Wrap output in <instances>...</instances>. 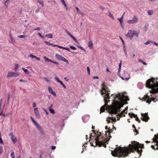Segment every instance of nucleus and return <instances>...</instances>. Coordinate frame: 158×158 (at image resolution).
<instances>
[{"label": "nucleus", "instance_id": "obj_54", "mask_svg": "<svg viewBox=\"0 0 158 158\" xmlns=\"http://www.w3.org/2000/svg\"><path fill=\"white\" fill-rule=\"evenodd\" d=\"M150 41H148L147 42H145L144 44H145V45H148V44H149L150 43Z\"/></svg>", "mask_w": 158, "mask_h": 158}, {"label": "nucleus", "instance_id": "obj_10", "mask_svg": "<svg viewBox=\"0 0 158 158\" xmlns=\"http://www.w3.org/2000/svg\"><path fill=\"white\" fill-rule=\"evenodd\" d=\"M56 57L57 59L63 61L68 64L69 63L67 59L60 55L56 54Z\"/></svg>", "mask_w": 158, "mask_h": 158}, {"label": "nucleus", "instance_id": "obj_2", "mask_svg": "<svg viewBox=\"0 0 158 158\" xmlns=\"http://www.w3.org/2000/svg\"><path fill=\"white\" fill-rule=\"evenodd\" d=\"M115 96L112 105L108 107V111L111 113H117L118 112L120 111V109L123 106V104L119 101H122L125 100L127 101L129 100L127 96L120 94L116 95Z\"/></svg>", "mask_w": 158, "mask_h": 158}, {"label": "nucleus", "instance_id": "obj_39", "mask_svg": "<svg viewBox=\"0 0 158 158\" xmlns=\"http://www.w3.org/2000/svg\"><path fill=\"white\" fill-rule=\"evenodd\" d=\"M87 71L88 74L89 75L90 74V70L89 67H87Z\"/></svg>", "mask_w": 158, "mask_h": 158}, {"label": "nucleus", "instance_id": "obj_27", "mask_svg": "<svg viewBox=\"0 0 158 158\" xmlns=\"http://www.w3.org/2000/svg\"><path fill=\"white\" fill-rule=\"evenodd\" d=\"M148 14L149 15H152L153 13V11L152 10H149L148 12Z\"/></svg>", "mask_w": 158, "mask_h": 158}, {"label": "nucleus", "instance_id": "obj_14", "mask_svg": "<svg viewBox=\"0 0 158 158\" xmlns=\"http://www.w3.org/2000/svg\"><path fill=\"white\" fill-rule=\"evenodd\" d=\"M132 35V31L130 30H128L127 34L125 35V36L127 38H130V40H131L133 38Z\"/></svg>", "mask_w": 158, "mask_h": 158}, {"label": "nucleus", "instance_id": "obj_53", "mask_svg": "<svg viewBox=\"0 0 158 158\" xmlns=\"http://www.w3.org/2000/svg\"><path fill=\"white\" fill-rule=\"evenodd\" d=\"M44 42L46 43V44H47V45H51V44H50L48 42V41H45Z\"/></svg>", "mask_w": 158, "mask_h": 158}, {"label": "nucleus", "instance_id": "obj_5", "mask_svg": "<svg viewBox=\"0 0 158 158\" xmlns=\"http://www.w3.org/2000/svg\"><path fill=\"white\" fill-rule=\"evenodd\" d=\"M102 137L101 135H97V137L95 138L96 144L99 147L103 146L106 148V142L104 139L102 140Z\"/></svg>", "mask_w": 158, "mask_h": 158}, {"label": "nucleus", "instance_id": "obj_64", "mask_svg": "<svg viewBox=\"0 0 158 158\" xmlns=\"http://www.w3.org/2000/svg\"><path fill=\"white\" fill-rule=\"evenodd\" d=\"M65 50H67V51H68L69 52L70 51V50L69 48H66Z\"/></svg>", "mask_w": 158, "mask_h": 158}, {"label": "nucleus", "instance_id": "obj_49", "mask_svg": "<svg viewBox=\"0 0 158 158\" xmlns=\"http://www.w3.org/2000/svg\"><path fill=\"white\" fill-rule=\"evenodd\" d=\"M119 37L120 38V39L121 40L122 42L123 43V44H124V43H124V42L123 39H122V38L120 36H119Z\"/></svg>", "mask_w": 158, "mask_h": 158}, {"label": "nucleus", "instance_id": "obj_16", "mask_svg": "<svg viewBox=\"0 0 158 158\" xmlns=\"http://www.w3.org/2000/svg\"><path fill=\"white\" fill-rule=\"evenodd\" d=\"M118 112L117 113H118ZM125 113V111H123L122 112H121L120 113H118L117 116H118L119 117V118H118L117 120H118L120 119V118L122 117H124L125 116V114L124 113Z\"/></svg>", "mask_w": 158, "mask_h": 158}, {"label": "nucleus", "instance_id": "obj_60", "mask_svg": "<svg viewBox=\"0 0 158 158\" xmlns=\"http://www.w3.org/2000/svg\"><path fill=\"white\" fill-rule=\"evenodd\" d=\"M138 61L139 62H141L142 64H143V60H142L141 59H140L138 60Z\"/></svg>", "mask_w": 158, "mask_h": 158}, {"label": "nucleus", "instance_id": "obj_34", "mask_svg": "<svg viewBox=\"0 0 158 158\" xmlns=\"http://www.w3.org/2000/svg\"><path fill=\"white\" fill-rule=\"evenodd\" d=\"M22 69L24 71V72L27 74H28V73L27 72L28 70L27 69H25L23 68H22Z\"/></svg>", "mask_w": 158, "mask_h": 158}, {"label": "nucleus", "instance_id": "obj_15", "mask_svg": "<svg viewBox=\"0 0 158 158\" xmlns=\"http://www.w3.org/2000/svg\"><path fill=\"white\" fill-rule=\"evenodd\" d=\"M44 59L45 62H50L57 65L59 64V63L57 62L53 61L46 56L44 57Z\"/></svg>", "mask_w": 158, "mask_h": 158}, {"label": "nucleus", "instance_id": "obj_36", "mask_svg": "<svg viewBox=\"0 0 158 158\" xmlns=\"http://www.w3.org/2000/svg\"><path fill=\"white\" fill-rule=\"evenodd\" d=\"M121 78H122L123 80H128V79H129L130 77L129 76L128 77H121Z\"/></svg>", "mask_w": 158, "mask_h": 158}, {"label": "nucleus", "instance_id": "obj_7", "mask_svg": "<svg viewBox=\"0 0 158 158\" xmlns=\"http://www.w3.org/2000/svg\"><path fill=\"white\" fill-rule=\"evenodd\" d=\"M31 119L32 122L35 124L36 126L37 130L40 132L41 134H43L44 133V131L42 129V127L40 126L38 123H37L34 119L32 116L31 117Z\"/></svg>", "mask_w": 158, "mask_h": 158}, {"label": "nucleus", "instance_id": "obj_61", "mask_svg": "<svg viewBox=\"0 0 158 158\" xmlns=\"http://www.w3.org/2000/svg\"><path fill=\"white\" fill-rule=\"evenodd\" d=\"M35 58L38 60L39 61L40 60V58L39 57H37L36 56V57Z\"/></svg>", "mask_w": 158, "mask_h": 158}, {"label": "nucleus", "instance_id": "obj_1", "mask_svg": "<svg viewBox=\"0 0 158 158\" xmlns=\"http://www.w3.org/2000/svg\"><path fill=\"white\" fill-rule=\"evenodd\" d=\"M136 151L140 155L142 152V150L139 149V145H129V148H122L119 147L118 148H116L113 151H112V154L114 156L124 157L127 156L131 152Z\"/></svg>", "mask_w": 158, "mask_h": 158}, {"label": "nucleus", "instance_id": "obj_32", "mask_svg": "<svg viewBox=\"0 0 158 158\" xmlns=\"http://www.w3.org/2000/svg\"><path fill=\"white\" fill-rule=\"evenodd\" d=\"M26 37V36L25 35H19L18 36V37L19 38H25Z\"/></svg>", "mask_w": 158, "mask_h": 158}, {"label": "nucleus", "instance_id": "obj_30", "mask_svg": "<svg viewBox=\"0 0 158 158\" xmlns=\"http://www.w3.org/2000/svg\"><path fill=\"white\" fill-rule=\"evenodd\" d=\"M36 117L38 118H40V115L39 112L35 113Z\"/></svg>", "mask_w": 158, "mask_h": 158}, {"label": "nucleus", "instance_id": "obj_55", "mask_svg": "<svg viewBox=\"0 0 158 158\" xmlns=\"http://www.w3.org/2000/svg\"><path fill=\"white\" fill-rule=\"evenodd\" d=\"M33 107H35L36 106V105L35 102H33Z\"/></svg>", "mask_w": 158, "mask_h": 158}, {"label": "nucleus", "instance_id": "obj_50", "mask_svg": "<svg viewBox=\"0 0 158 158\" xmlns=\"http://www.w3.org/2000/svg\"><path fill=\"white\" fill-rule=\"evenodd\" d=\"M122 65V61L120 60V62L119 64L118 67L119 68V69H121Z\"/></svg>", "mask_w": 158, "mask_h": 158}, {"label": "nucleus", "instance_id": "obj_47", "mask_svg": "<svg viewBox=\"0 0 158 158\" xmlns=\"http://www.w3.org/2000/svg\"><path fill=\"white\" fill-rule=\"evenodd\" d=\"M3 152L2 147H0V154H1Z\"/></svg>", "mask_w": 158, "mask_h": 158}, {"label": "nucleus", "instance_id": "obj_56", "mask_svg": "<svg viewBox=\"0 0 158 158\" xmlns=\"http://www.w3.org/2000/svg\"><path fill=\"white\" fill-rule=\"evenodd\" d=\"M51 44V45L53 47H57V46H58V45L56 44H54L53 43Z\"/></svg>", "mask_w": 158, "mask_h": 158}, {"label": "nucleus", "instance_id": "obj_19", "mask_svg": "<svg viewBox=\"0 0 158 158\" xmlns=\"http://www.w3.org/2000/svg\"><path fill=\"white\" fill-rule=\"evenodd\" d=\"M48 89L50 93L52 94L55 96H56V94L54 91L52 89L51 87H49L48 88Z\"/></svg>", "mask_w": 158, "mask_h": 158}, {"label": "nucleus", "instance_id": "obj_48", "mask_svg": "<svg viewBox=\"0 0 158 158\" xmlns=\"http://www.w3.org/2000/svg\"><path fill=\"white\" fill-rule=\"evenodd\" d=\"M123 50L126 56H127V52L126 49V48H124V49Z\"/></svg>", "mask_w": 158, "mask_h": 158}, {"label": "nucleus", "instance_id": "obj_31", "mask_svg": "<svg viewBox=\"0 0 158 158\" xmlns=\"http://www.w3.org/2000/svg\"><path fill=\"white\" fill-rule=\"evenodd\" d=\"M10 156L11 158H15V153L13 151H12V152H11L10 155Z\"/></svg>", "mask_w": 158, "mask_h": 158}, {"label": "nucleus", "instance_id": "obj_24", "mask_svg": "<svg viewBox=\"0 0 158 158\" xmlns=\"http://www.w3.org/2000/svg\"><path fill=\"white\" fill-rule=\"evenodd\" d=\"M128 115L131 118H132L133 117H134L135 118V117H136L137 115H136L135 114H134L130 113L128 114Z\"/></svg>", "mask_w": 158, "mask_h": 158}, {"label": "nucleus", "instance_id": "obj_63", "mask_svg": "<svg viewBox=\"0 0 158 158\" xmlns=\"http://www.w3.org/2000/svg\"><path fill=\"white\" fill-rule=\"evenodd\" d=\"M11 40L12 41H15V40H14V39L12 37H11V38H10Z\"/></svg>", "mask_w": 158, "mask_h": 158}, {"label": "nucleus", "instance_id": "obj_35", "mask_svg": "<svg viewBox=\"0 0 158 158\" xmlns=\"http://www.w3.org/2000/svg\"><path fill=\"white\" fill-rule=\"evenodd\" d=\"M109 16L111 17L114 20V16H113V15L110 12H109Z\"/></svg>", "mask_w": 158, "mask_h": 158}, {"label": "nucleus", "instance_id": "obj_23", "mask_svg": "<svg viewBox=\"0 0 158 158\" xmlns=\"http://www.w3.org/2000/svg\"><path fill=\"white\" fill-rule=\"evenodd\" d=\"M45 36L50 38H52L53 37L51 33L46 34L45 35Z\"/></svg>", "mask_w": 158, "mask_h": 158}, {"label": "nucleus", "instance_id": "obj_41", "mask_svg": "<svg viewBox=\"0 0 158 158\" xmlns=\"http://www.w3.org/2000/svg\"><path fill=\"white\" fill-rule=\"evenodd\" d=\"M9 1H8V0H7L5 2V5L6 6V7H7L8 6V4L9 3Z\"/></svg>", "mask_w": 158, "mask_h": 158}, {"label": "nucleus", "instance_id": "obj_37", "mask_svg": "<svg viewBox=\"0 0 158 158\" xmlns=\"http://www.w3.org/2000/svg\"><path fill=\"white\" fill-rule=\"evenodd\" d=\"M34 111L35 113L39 112L37 107H35L34 109Z\"/></svg>", "mask_w": 158, "mask_h": 158}, {"label": "nucleus", "instance_id": "obj_20", "mask_svg": "<svg viewBox=\"0 0 158 158\" xmlns=\"http://www.w3.org/2000/svg\"><path fill=\"white\" fill-rule=\"evenodd\" d=\"M75 8L77 10V13L78 14H80L81 15H83V14L82 12L80 10L79 8L77 7H75Z\"/></svg>", "mask_w": 158, "mask_h": 158}, {"label": "nucleus", "instance_id": "obj_28", "mask_svg": "<svg viewBox=\"0 0 158 158\" xmlns=\"http://www.w3.org/2000/svg\"><path fill=\"white\" fill-rule=\"evenodd\" d=\"M88 46L90 47H92L93 46V44L91 41H90L88 44Z\"/></svg>", "mask_w": 158, "mask_h": 158}, {"label": "nucleus", "instance_id": "obj_11", "mask_svg": "<svg viewBox=\"0 0 158 158\" xmlns=\"http://www.w3.org/2000/svg\"><path fill=\"white\" fill-rule=\"evenodd\" d=\"M138 21V19L135 15H134L133 19L132 20L127 21V23H128L133 24L137 23Z\"/></svg>", "mask_w": 158, "mask_h": 158}, {"label": "nucleus", "instance_id": "obj_45", "mask_svg": "<svg viewBox=\"0 0 158 158\" xmlns=\"http://www.w3.org/2000/svg\"><path fill=\"white\" fill-rule=\"evenodd\" d=\"M15 70H16L18 68V64H15Z\"/></svg>", "mask_w": 158, "mask_h": 158}, {"label": "nucleus", "instance_id": "obj_42", "mask_svg": "<svg viewBox=\"0 0 158 158\" xmlns=\"http://www.w3.org/2000/svg\"><path fill=\"white\" fill-rule=\"evenodd\" d=\"M30 56L31 58H35L36 57L35 56L31 54L30 55Z\"/></svg>", "mask_w": 158, "mask_h": 158}, {"label": "nucleus", "instance_id": "obj_8", "mask_svg": "<svg viewBox=\"0 0 158 158\" xmlns=\"http://www.w3.org/2000/svg\"><path fill=\"white\" fill-rule=\"evenodd\" d=\"M143 99L144 101L147 100L146 102L148 103L149 104L152 101H154L155 99V98H150L149 96L147 95H145Z\"/></svg>", "mask_w": 158, "mask_h": 158}, {"label": "nucleus", "instance_id": "obj_13", "mask_svg": "<svg viewBox=\"0 0 158 158\" xmlns=\"http://www.w3.org/2000/svg\"><path fill=\"white\" fill-rule=\"evenodd\" d=\"M9 136L10 137L11 139L14 143H15L17 141L16 138L13 132H11L9 133Z\"/></svg>", "mask_w": 158, "mask_h": 158}, {"label": "nucleus", "instance_id": "obj_12", "mask_svg": "<svg viewBox=\"0 0 158 158\" xmlns=\"http://www.w3.org/2000/svg\"><path fill=\"white\" fill-rule=\"evenodd\" d=\"M142 116L143 117L141 119L143 121L147 122L149 119L147 113L141 114Z\"/></svg>", "mask_w": 158, "mask_h": 158}, {"label": "nucleus", "instance_id": "obj_43", "mask_svg": "<svg viewBox=\"0 0 158 158\" xmlns=\"http://www.w3.org/2000/svg\"><path fill=\"white\" fill-rule=\"evenodd\" d=\"M70 48L74 50L76 49V48L75 47L72 46H70Z\"/></svg>", "mask_w": 158, "mask_h": 158}, {"label": "nucleus", "instance_id": "obj_59", "mask_svg": "<svg viewBox=\"0 0 158 158\" xmlns=\"http://www.w3.org/2000/svg\"><path fill=\"white\" fill-rule=\"evenodd\" d=\"M38 35L40 37H44V36H42L41 34L40 33H39L38 34Z\"/></svg>", "mask_w": 158, "mask_h": 158}, {"label": "nucleus", "instance_id": "obj_29", "mask_svg": "<svg viewBox=\"0 0 158 158\" xmlns=\"http://www.w3.org/2000/svg\"><path fill=\"white\" fill-rule=\"evenodd\" d=\"M37 2L39 3H40V4L41 5H42V6H44V2L43 1H40V0H38L37 1Z\"/></svg>", "mask_w": 158, "mask_h": 158}, {"label": "nucleus", "instance_id": "obj_22", "mask_svg": "<svg viewBox=\"0 0 158 158\" xmlns=\"http://www.w3.org/2000/svg\"><path fill=\"white\" fill-rule=\"evenodd\" d=\"M65 31L66 32L67 34L71 37L73 39V40L75 38L67 30H65Z\"/></svg>", "mask_w": 158, "mask_h": 158}, {"label": "nucleus", "instance_id": "obj_3", "mask_svg": "<svg viewBox=\"0 0 158 158\" xmlns=\"http://www.w3.org/2000/svg\"><path fill=\"white\" fill-rule=\"evenodd\" d=\"M102 88L101 91V93L102 95L105 94V96H104V97L105 104L101 107L100 113H101L104 112L106 108L107 110L110 114H116L117 113H111L108 111V107L111 106H108L107 105L108 103L110 101L109 100H108V99L110 98L109 96L110 94L109 93L110 91L109 90L108 88L106 85L105 83L103 82L102 84Z\"/></svg>", "mask_w": 158, "mask_h": 158}, {"label": "nucleus", "instance_id": "obj_9", "mask_svg": "<svg viewBox=\"0 0 158 158\" xmlns=\"http://www.w3.org/2000/svg\"><path fill=\"white\" fill-rule=\"evenodd\" d=\"M19 73H18L9 72L8 73L7 77H16L19 76Z\"/></svg>", "mask_w": 158, "mask_h": 158}, {"label": "nucleus", "instance_id": "obj_26", "mask_svg": "<svg viewBox=\"0 0 158 158\" xmlns=\"http://www.w3.org/2000/svg\"><path fill=\"white\" fill-rule=\"evenodd\" d=\"M49 111L52 114H55V112L54 110L53 109H52V108H49Z\"/></svg>", "mask_w": 158, "mask_h": 158}, {"label": "nucleus", "instance_id": "obj_46", "mask_svg": "<svg viewBox=\"0 0 158 158\" xmlns=\"http://www.w3.org/2000/svg\"><path fill=\"white\" fill-rule=\"evenodd\" d=\"M55 80L57 81L58 82H59V81H60L59 80V78L57 76H56L55 77Z\"/></svg>", "mask_w": 158, "mask_h": 158}, {"label": "nucleus", "instance_id": "obj_18", "mask_svg": "<svg viewBox=\"0 0 158 158\" xmlns=\"http://www.w3.org/2000/svg\"><path fill=\"white\" fill-rule=\"evenodd\" d=\"M157 88L156 89H155L154 88H152V89L150 91V93L152 94L158 93V87H157Z\"/></svg>", "mask_w": 158, "mask_h": 158}, {"label": "nucleus", "instance_id": "obj_6", "mask_svg": "<svg viewBox=\"0 0 158 158\" xmlns=\"http://www.w3.org/2000/svg\"><path fill=\"white\" fill-rule=\"evenodd\" d=\"M154 143V145H152L151 148L154 149L158 150V133L156 135H155L154 138L152 139Z\"/></svg>", "mask_w": 158, "mask_h": 158}, {"label": "nucleus", "instance_id": "obj_40", "mask_svg": "<svg viewBox=\"0 0 158 158\" xmlns=\"http://www.w3.org/2000/svg\"><path fill=\"white\" fill-rule=\"evenodd\" d=\"M1 133H0V143H2V144H3V140H2V138L1 137Z\"/></svg>", "mask_w": 158, "mask_h": 158}, {"label": "nucleus", "instance_id": "obj_58", "mask_svg": "<svg viewBox=\"0 0 158 158\" xmlns=\"http://www.w3.org/2000/svg\"><path fill=\"white\" fill-rule=\"evenodd\" d=\"M64 5V6L65 7V8L66 10H68V7H67V5H66V4H65Z\"/></svg>", "mask_w": 158, "mask_h": 158}, {"label": "nucleus", "instance_id": "obj_25", "mask_svg": "<svg viewBox=\"0 0 158 158\" xmlns=\"http://www.w3.org/2000/svg\"><path fill=\"white\" fill-rule=\"evenodd\" d=\"M135 145H139V148H144V145L143 144H139V143H137Z\"/></svg>", "mask_w": 158, "mask_h": 158}, {"label": "nucleus", "instance_id": "obj_57", "mask_svg": "<svg viewBox=\"0 0 158 158\" xmlns=\"http://www.w3.org/2000/svg\"><path fill=\"white\" fill-rule=\"evenodd\" d=\"M56 147L54 146H52L51 147V148L52 150H54L56 149Z\"/></svg>", "mask_w": 158, "mask_h": 158}, {"label": "nucleus", "instance_id": "obj_51", "mask_svg": "<svg viewBox=\"0 0 158 158\" xmlns=\"http://www.w3.org/2000/svg\"><path fill=\"white\" fill-rule=\"evenodd\" d=\"M134 132H135L136 133V134H135V135H137V134H138V133H139L138 132V131L137 130L136 128H135V129H134Z\"/></svg>", "mask_w": 158, "mask_h": 158}, {"label": "nucleus", "instance_id": "obj_38", "mask_svg": "<svg viewBox=\"0 0 158 158\" xmlns=\"http://www.w3.org/2000/svg\"><path fill=\"white\" fill-rule=\"evenodd\" d=\"M135 120L137 121H138L139 123H140V120L139 119V118L137 116V115H136V117H135Z\"/></svg>", "mask_w": 158, "mask_h": 158}, {"label": "nucleus", "instance_id": "obj_4", "mask_svg": "<svg viewBox=\"0 0 158 158\" xmlns=\"http://www.w3.org/2000/svg\"><path fill=\"white\" fill-rule=\"evenodd\" d=\"M158 87V81L157 79L152 78L148 79L146 82V87L148 88H154Z\"/></svg>", "mask_w": 158, "mask_h": 158}, {"label": "nucleus", "instance_id": "obj_44", "mask_svg": "<svg viewBox=\"0 0 158 158\" xmlns=\"http://www.w3.org/2000/svg\"><path fill=\"white\" fill-rule=\"evenodd\" d=\"M40 7L38 8L37 9H36L35 10V12L37 13H38L40 11Z\"/></svg>", "mask_w": 158, "mask_h": 158}, {"label": "nucleus", "instance_id": "obj_52", "mask_svg": "<svg viewBox=\"0 0 158 158\" xmlns=\"http://www.w3.org/2000/svg\"><path fill=\"white\" fill-rule=\"evenodd\" d=\"M60 1L62 3V4L64 5L66 4L64 0H60Z\"/></svg>", "mask_w": 158, "mask_h": 158}, {"label": "nucleus", "instance_id": "obj_21", "mask_svg": "<svg viewBox=\"0 0 158 158\" xmlns=\"http://www.w3.org/2000/svg\"><path fill=\"white\" fill-rule=\"evenodd\" d=\"M112 131V129H109L107 131H106V134L107 135V133H108V135L109 137H110V133Z\"/></svg>", "mask_w": 158, "mask_h": 158}, {"label": "nucleus", "instance_id": "obj_62", "mask_svg": "<svg viewBox=\"0 0 158 158\" xmlns=\"http://www.w3.org/2000/svg\"><path fill=\"white\" fill-rule=\"evenodd\" d=\"M36 30H37L38 31H40V27H37V28L35 29L34 30V31H35Z\"/></svg>", "mask_w": 158, "mask_h": 158}, {"label": "nucleus", "instance_id": "obj_17", "mask_svg": "<svg viewBox=\"0 0 158 158\" xmlns=\"http://www.w3.org/2000/svg\"><path fill=\"white\" fill-rule=\"evenodd\" d=\"M139 31H138L135 30L132 31V36L133 37L134 36L136 37H138L139 35Z\"/></svg>", "mask_w": 158, "mask_h": 158}, {"label": "nucleus", "instance_id": "obj_33", "mask_svg": "<svg viewBox=\"0 0 158 158\" xmlns=\"http://www.w3.org/2000/svg\"><path fill=\"white\" fill-rule=\"evenodd\" d=\"M118 19V20L119 21L120 23V24L121 25H122V23H123V19L120 18V19Z\"/></svg>", "mask_w": 158, "mask_h": 158}]
</instances>
